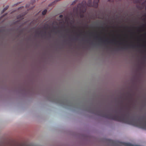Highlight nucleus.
<instances>
[{"instance_id": "9d476101", "label": "nucleus", "mask_w": 146, "mask_h": 146, "mask_svg": "<svg viewBox=\"0 0 146 146\" xmlns=\"http://www.w3.org/2000/svg\"><path fill=\"white\" fill-rule=\"evenodd\" d=\"M47 12V10L46 9H44L43 11L42 12V14L43 15H45L46 13Z\"/></svg>"}, {"instance_id": "a211bd4d", "label": "nucleus", "mask_w": 146, "mask_h": 146, "mask_svg": "<svg viewBox=\"0 0 146 146\" xmlns=\"http://www.w3.org/2000/svg\"><path fill=\"white\" fill-rule=\"evenodd\" d=\"M63 17V15H59V17L60 18H62Z\"/></svg>"}, {"instance_id": "39448f33", "label": "nucleus", "mask_w": 146, "mask_h": 146, "mask_svg": "<svg viewBox=\"0 0 146 146\" xmlns=\"http://www.w3.org/2000/svg\"><path fill=\"white\" fill-rule=\"evenodd\" d=\"M86 2L85 1L82 3H79L77 6L78 8L80 9L81 12L84 13L86 11Z\"/></svg>"}, {"instance_id": "4be33fe9", "label": "nucleus", "mask_w": 146, "mask_h": 146, "mask_svg": "<svg viewBox=\"0 0 146 146\" xmlns=\"http://www.w3.org/2000/svg\"><path fill=\"white\" fill-rule=\"evenodd\" d=\"M90 44L92 45L93 44V43L92 42H91V43H90Z\"/></svg>"}, {"instance_id": "ddd939ff", "label": "nucleus", "mask_w": 146, "mask_h": 146, "mask_svg": "<svg viewBox=\"0 0 146 146\" xmlns=\"http://www.w3.org/2000/svg\"><path fill=\"white\" fill-rule=\"evenodd\" d=\"M42 33V32L41 31H40V32H39L38 31H37L36 32V34H38V35H40Z\"/></svg>"}, {"instance_id": "1a4fd4ad", "label": "nucleus", "mask_w": 146, "mask_h": 146, "mask_svg": "<svg viewBox=\"0 0 146 146\" xmlns=\"http://www.w3.org/2000/svg\"><path fill=\"white\" fill-rule=\"evenodd\" d=\"M9 7V6L8 5H7L5 7L2 11L1 13H3L5 11H6L8 8Z\"/></svg>"}, {"instance_id": "f257e3e1", "label": "nucleus", "mask_w": 146, "mask_h": 146, "mask_svg": "<svg viewBox=\"0 0 146 146\" xmlns=\"http://www.w3.org/2000/svg\"><path fill=\"white\" fill-rule=\"evenodd\" d=\"M126 109L127 110L126 113L124 111L123 114L121 116H119L117 115H104L101 114V111H97L92 108L91 106H89L87 107L86 110L88 112L93 114H95L96 115L100 116L106 118L111 119L117 121L124 123L134 126H139L143 128L146 129V117L144 115L142 116L139 118L137 120H136L133 117H130V108H126Z\"/></svg>"}, {"instance_id": "cd10ccee", "label": "nucleus", "mask_w": 146, "mask_h": 146, "mask_svg": "<svg viewBox=\"0 0 146 146\" xmlns=\"http://www.w3.org/2000/svg\"><path fill=\"white\" fill-rule=\"evenodd\" d=\"M119 45H120V44H121V43H119Z\"/></svg>"}, {"instance_id": "7ed1b4c3", "label": "nucleus", "mask_w": 146, "mask_h": 146, "mask_svg": "<svg viewBox=\"0 0 146 146\" xmlns=\"http://www.w3.org/2000/svg\"><path fill=\"white\" fill-rule=\"evenodd\" d=\"M92 33L94 35V37L95 39L96 40H98L99 41L103 43L107 42L108 43L115 44V42H116L117 43L119 42V41H117L115 39L113 40H111L110 41H108V40H104L102 38H99V37L97 36V35L94 34L93 33Z\"/></svg>"}, {"instance_id": "423d86ee", "label": "nucleus", "mask_w": 146, "mask_h": 146, "mask_svg": "<svg viewBox=\"0 0 146 146\" xmlns=\"http://www.w3.org/2000/svg\"><path fill=\"white\" fill-rule=\"evenodd\" d=\"M99 2H98V1H97L96 2L95 0H94L93 4L92 5V7H93L95 8H97L98 6V3Z\"/></svg>"}, {"instance_id": "bb28decb", "label": "nucleus", "mask_w": 146, "mask_h": 146, "mask_svg": "<svg viewBox=\"0 0 146 146\" xmlns=\"http://www.w3.org/2000/svg\"><path fill=\"white\" fill-rule=\"evenodd\" d=\"M143 26H145V24H143Z\"/></svg>"}, {"instance_id": "b1692460", "label": "nucleus", "mask_w": 146, "mask_h": 146, "mask_svg": "<svg viewBox=\"0 0 146 146\" xmlns=\"http://www.w3.org/2000/svg\"><path fill=\"white\" fill-rule=\"evenodd\" d=\"M144 16H145L146 17V14H145L144 15Z\"/></svg>"}, {"instance_id": "dca6fc26", "label": "nucleus", "mask_w": 146, "mask_h": 146, "mask_svg": "<svg viewBox=\"0 0 146 146\" xmlns=\"http://www.w3.org/2000/svg\"><path fill=\"white\" fill-rule=\"evenodd\" d=\"M128 94L129 95V97H130L131 98V99H132V94Z\"/></svg>"}, {"instance_id": "393cba45", "label": "nucleus", "mask_w": 146, "mask_h": 146, "mask_svg": "<svg viewBox=\"0 0 146 146\" xmlns=\"http://www.w3.org/2000/svg\"><path fill=\"white\" fill-rule=\"evenodd\" d=\"M44 33L45 34H46V31H45Z\"/></svg>"}, {"instance_id": "412c9836", "label": "nucleus", "mask_w": 146, "mask_h": 146, "mask_svg": "<svg viewBox=\"0 0 146 146\" xmlns=\"http://www.w3.org/2000/svg\"><path fill=\"white\" fill-rule=\"evenodd\" d=\"M82 41H86H86H88V40H84V38H82Z\"/></svg>"}, {"instance_id": "f03ea898", "label": "nucleus", "mask_w": 146, "mask_h": 146, "mask_svg": "<svg viewBox=\"0 0 146 146\" xmlns=\"http://www.w3.org/2000/svg\"><path fill=\"white\" fill-rule=\"evenodd\" d=\"M47 99L48 100L50 101L60 104L62 106L66 105L69 106H73V103L70 101L66 99L56 97L52 94L48 95Z\"/></svg>"}, {"instance_id": "0eeeda50", "label": "nucleus", "mask_w": 146, "mask_h": 146, "mask_svg": "<svg viewBox=\"0 0 146 146\" xmlns=\"http://www.w3.org/2000/svg\"><path fill=\"white\" fill-rule=\"evenodd\" d=\"M87 5L89 7H92V1L91 0H89L87 3Z\"/></svg>"}, {"instance_id": "aec40b11", "label": "nucleus", "mask_w": 146, "mask_h": 146, "mask_svg": "<svg viewBox=\"0 0 146 146\" xmlns=\"http://www.w3.org/2000/svg\"><path fill=\"white\" fill-rule=\"evenodd\" d=\"M84 17V15H80V17L81 18L83 17Z\"/></svg>"}, {"instance_id": "6e6552de", "label": "nucleus", "mask_w": 146, "mask_h": 146, "mask_svg": "<svg viewBox=\"0 0 146 146\" xmlns=\"http://www.w3.org/2000/svg\"><path fill=\"white\" fill-rule=\"evenodd\" d=\"M69 38L72 41H76L78 40V37L71 38V37H69Z\"/></svg>"}, {"instance_id": "c85d7f7f", "label": "nucleus", "mask_w": 146, "mask_h": 146, "mask_svg": "<svg viewBox=\"0 0 146 146\" xmlns=\"http://www.w3.org/2000/svg\"><path fill=\"white\" fill-rule=\"evenodd\" d=\"M98 2L99 1V0H98Z\"/></svg>"}, {"instance_id": "f3484780", "label": "nucleus", "mask_w": 146, "mask_h": 146, "mask_svg": "<svg viewBox=\"0 0 146 146\" xmlns=\"http://www.w3.org/2000/svg\"><path fill=\"white\" fill-rule=\"evenodd\" d=\"M48 36L49 37H50L51 36V33L49 32L48 33Z\"/></svg>"}, {"instance_id": "20e7f679", "label": "nucleus", "mask_w": 146, "mask_h": 146, "mask_svg": "<svg viewBox=\"0 0 146 146\" xmlns=\"http://www.w3.org/2000/svg\"><path fill=\"white\" fill-rule=\"evenodd\" d=\"M125 47H121L120 48H117V50L125 49H127L128 48V47L129 46L130 48H140L141 47H143L145 46L144 45L139 44L137 46L134 45H125Z\"/></svg>"}, {"instance_id": "6ab92c4d", "label": "nucleus", "mask_w": 146, "mask_h": 146, "mask_svg": "<svg viewBox=\"0 0 146 146\" xmlns=\"http://www.w3.org/2000/svg\"><path fill=\"white\" fill-rule=\"evenodd\" d=\"M76 2V0H75L74 1V2H73V4H75Z\"/></svg>"}, {"instance_id": "4468645a", "label": "nucleus", "mask_w": 146, "mask_h": 146, "mask_svg": "<svg viewBox=\"0 0 146 146\" xmlns=\"http://www.w3.org/2000/svg\"><path fill=\"white\" fill-rule=\"evenodd\" d=\"M7 14V13H5L4 15H3L0 17V20L4 16H5Z\"/></svg>"}, {"instance_id": "f8f14e48", "label": "nucleus", "mask_w": 146, "mask_h": 146, "mask_svg": "<svg viewBox=\"0 0 146 146\" xmlns=\"http://www.w3.org/2000/svg\"><path fill=\"white\" fill-rule=\"evenodd\" d=\"M21 88L22 91H23L26 92L27 90V89L25 88L23 86Z\"/></svg>"}, {"instance_id": "2eb2a0df", "label": "nucleus", "mask_w": 146, "mask_h": 146, "mask_svg": "<svg viewBox=\"0 0 146 146\" xmlns=\"http://www.w3.org/2000/svg\"><path fill=\"white\" fill-rule=\"evenodd\" d=\"M142 4L145 5V6H146V0L142 3Z\"/></svg>"}, {"instance_id": "5701e85b", "label": "nucleus", "mask_w": 146, "mask_h": 146, "mask_svg": "<svg viewBox=\"0 0 146 146\" xmlns=\"http://www.w3.org/2000/svg\"><path fill=\"white\" fill-rule=\"evenodd\" d=\"M143 20H144V21H145V18H144L143 19Z\"/></svg>"}, {"instance_id": "9b49d317", "label": "nucleus", "mask_w": 146, "mask_h": 146, "mask_svg": "<svg viewBox=\"0 0 146 146\" xmlns=\"http://www.w3.org/2000/svg\"><path fill=\"white\" fill-rule=\"evenodd\" d=\"M23 16L21 15H18L17 17V19H22L23 18Z\"/></svg>"}, {"instance_id": "a878e982", "label": "nucleus", "mask_w": 146, "mask_h": 146, "mask_svg": "<svg viewBox=\"0 0 146 146\" xmlns=\"http://www.w3.org/2000/svg\"><path fill=\"white\" fill-rule=\"evenodd\" d=\"M131 33L133 34L134 33L132 32V31L131 32Z\"/></svg>"}]
</instances>
